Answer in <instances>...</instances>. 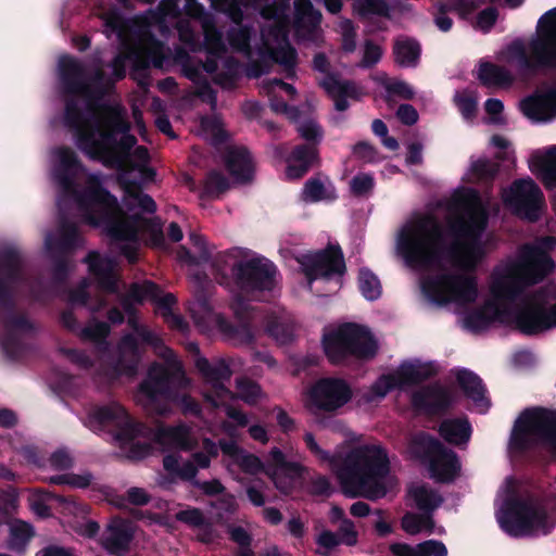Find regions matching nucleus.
I'll return each instance as SVG.
<instances>
[{"label":"nucleus","mask_w":556,"mask_h":556,"mask_svg":"<svg viewBox=\"0 0 556 556\" xmlns=\"http://www.w3.org/2000/svg\"><path fill=\"white\" fill-rule=\"evenodd\" d=\"M486 207L471 189L456 191L446 203L445 224L434 211L413 214L397 229L395 253L413 268L427 269L419 281L422 300L459 316L471 332L498 323L525 334L556 329V301L543 292L526 293L555 268L548 251L556 239L546 237L522 247L498 263L488 280V296L480 298L475 269L488 253L491 236L484 233Z\"/></svg>","instance_id":"1"},{"label":"nucleus","mask_w":556,"mask_h":556,"mask_svg":"<svg viewBox=\"0 0 556 556\" xmlns=\"http://www.w3.org/2000/svg\"><path fill=\"white\" fill-rule=\"evenodd\" d=\"M176 0H163L157 13L125 22L115 10L99 7L97 14L103 21L104 33L108 37L116 35L121 43L119 53L112 63L111 77L97 73L92 81L87 83L83 67L74 58L63 55L59 59L61 79L76 94V99L66 105V123L75 129L77 147L105 166L144 173L149 156L147 149L136 147L135 137L129 135L125 111L118 104L98 105L94 96L125 76L126 61L138 67L149 64L163 67L166 52L151 37V29L166 30L167 21L176 16Z\"/></svg>","instance_id":"2"},{"label":"nucleus","mask_w":556,"mask_h":556,"mask_svg":"<svg viewBox=\"0 0 556 556\" xmlns=\"http://www.w3.org/2000/svg\"><path fill=\"white\" fill-rule=\"evenodd\" d=\"M49 170L51 180L60 190V210H68L83 223L102 227L119 242L118 249L130 262L135 261L139 235H148L154 245L163 241L161 224L144 216L155 211V203L137 186L126 188L124 202L127 212H124L115 198L102 189L99 177L87 173L72 149H52Z\"/></svg>","instance_id":"3"},{"label":"nucleus","mask_w":556,"mask_h":556,"mask_svg":"<svg viewBox=\"0 0 556 556\" xmlns=\"http://www.w3.org/2000/svg\"><path fill=\"white\" fill-rule=\"evenodd\" d=\"M219 450L223 453V460L227 470L238 481H241L239 470L248 475L265 471L273 479L277 489L288 493L300 480L302 467L295 463H288L278 448L270 451L267 465L264 466L256 456L249 454L233 441H220L218 446L212 440L205 439L203 441V452L194 453L191 460L181 462L176 455H167L163 459V466L169 475L184 480H191L195 477L199 468L210 466L211 458L216 457Z\"/></svg>","instance_id":"4"},{"label":"nucleus","mask_w":556,"mask_h":556,"mask_svg":"<svg viewBox=\"0 0 556 556\" xmlns=\"http://www.w3.org/2000/svg\"><path fill=\"white\" fill-rule=\"evenodd\" d=\"M304 441L308 450L334 472L343 493L349 497L377 500L396 484L389 475L388 457L380 445H361L342 457L340 453L330 456L321 450L312 433H305Z\"/></svg>","instance_id":"5"},{"label":"nucleus","mask_w":556,"mask_h":556,"mask_svg":"<svg viewBox=\"0 0 556 556\" xmlns=\"http://www.w3.org/2000/svg\"><path fill=\"white\" fill-rule=\"evenodd\" d=\"M216 275L218 282L230 291V307L242 323L252 315L248 302L256 300L255 293L273 290L277 285V270L270 261L239 248L219 257Z\"/></svg>","instance_id":"6"},{"label":"nucleus","mask_w":556,"mask_h":556,"mask_svg":"<svg viewBox=\"0 0 556 556\" xmlns=\"http://www.w3.org/2000/svg\"><path fill=\"white\" fill-rule=\"evenodd\" d=\"M496 519L511 536L546 534L556 525V515L535 501L519 481L506 478L495 502Z\"/></svg>","instance_id":"7"},{"label":"nucleus","mask_w":556,"mask_h":556,"mask_svg":"<svg viewBox=\"0 0 556 556\" xmlns=\"http://www.w3.org/2000/svg\"><path fill=\"white\" fill-rule=\"evenodd\" d=\"M497 59L516 74L536 66L556 67V9L540 18L536 33L530 41H513L501 50Z\"/></svg>","instance_id":"8"},{"label":"nucleus","mask_w":556,"mask_h":556,"mask_svg":"<svg viewBox=\"0 0 556 556\" xmlns=\"http://www.w3.org/2000/svg\"><path fill=\"white\" fill-rule=\"evenodd\" d=\"M180 363L172 351H166L165 364L153 365L147 379L141 383L138 401L150 412L164 415L169 412L168 404L177 402L185 412H197L198 405L187 396L179 397L175 390L186 384Z\"/></svg>","instance_id":"9"},{"label":"nucleus","mask_w":556,"mask_h":556,"mask_svg":"<svg viewBox=\"0 0 556 556\" xmlns=\"http://www.w3.org/2000/svg\"><path fill=\"white\" fill-rule=\"evenodd\" d=\"M538 446L547 447L556 456V414L541 407L527 408L515 420L508 453L517 457Z\"/></svg>","instance_id":"10"},{"label":"nucleus","mask_w":556,"mask_h":556,"mask_svg":"<svg viewBox=\"0 0 556 556\" xmlns=\"http://www.w3.org/2000/svg\"><path fill=\"white\" fill-rule=\"evenodd\" d=\"M84 424L94 432L104 429L113 431L115 441L121 447L129 450L130 457L139 458L149 454V447L140 446V428L134 424L126 410L117 403L88 408L84 417Z\"/></svg>","instance_id":"11"},{"label":"nucleus","mask_w":556,"mask_h":556,"mask_svg":"<svg viewBox=\"0 0 556 556\" xmlns=\"http://www.w3.org/2000/svg\"><path fill=\"white\" fill-rule=\"evenodd\" d=\"M324 350L331 363L339 364L350 357H372L378 343L368 328L355 324H346L332 329L324 336Z\"/></svg>","instance_id":"12"},{"label":"nucleus","mask_w":556,"mask_h":556,"mask_svg":"<svg viewBox=\"0 0 556 556\" xmlns=\"http://www.w3.org/2000/svg\"><path fill=\"white\" fill-rule=\"evenodd\" d=\"M438 367L432 362L418 358L403 361L396 368L381 375L358 399L359 404H375L383 400L390 391L406 390L433 376Z\"/></svg>","instance_id":"13"},{"label":"nucleus","mask_w":556,"mask_h":556,"mask_svg":"<svg viewBox=\"0 0 556 556\" xmlns=\"http://www.w3.org/2000/svg\"><path fill=\"white\" fill-rule=\"evenodd\" d=\"M407 453L420 459L427 466L430 477L438 482H452L460 473L457 455L429 434H416L409 442Z\"/></svg>","instance_id":"14"},{"label":"nucleus","mask_w":556,"mask_h":556,"mask_svg":"<svg viewBox=\"0 0 556 556\" xmlns=\"http://www.w3.org/2000/svg\"><path fill=\"white\" fill-rule=\"evenodd\" d=\"M300 264L309 289L316 293L336 292L341 288L345 265L338 248L329 247L321 252L304 254Z\"/></svg>","instance_id":"15"},{"label":"nucleus","mask_w":556,"mask_h":556,"mask_svg":"<svg viewBox=\"0 0 556 556\" xmlns=\"http://www.w3.org/2000/svg\"><path fill=\"white\" fill-rule=\"evenodd\" d=\"M195 365L207 383V390L205 391L206 400L215 407H224L227 416L232 419L237 426H247V415L229 404L233 400L231 392L225 388V381H228L232 375L229 365L225 361L210 363L207 359L201 357L197 359Z\"/></svg>","instance_id":"16"},{"label":"nucleus","mask_w":556,"mask_h":556,"mask_svg":"<svg viewBox=\"0 0 556 556\" xmlns=\"http://www.w3.org/2000/svg\"><path fill=\"white\" fill-rule=\"evenodd\" d=\"M270 100L271 109L296 124L299 135L306 141L319 142L323 138V130L315 119L296 108L290 106L287 101H292L296 90L292 85L279 79H271L265 86Z\"/></svg>","instance_id":"17"},{"label":"nucleus","mask_w":556,"mask_h":556,"mask_svg":"<svg viewBox=\"0 0 556 556\" xmlns=\"http://www.w3.org/2000/svg\"><path fill=\"white\" fill-rule=\"evenodd\" d=\"M70 359L83 368L94 367L99 375H103L108 380H113L121 375H134L137 368V348L134 337H126L119 346V357L116 364H112L110 355L105 351H100L96 363H91L88 355L78 351H70Z\"/></svg>","instance_id":"18"},{"label":"nucleus","mask_w":556,"mask_h":556,"mask_svg":"<svg viewBox=\"0 0 556 556\" xmlns=\"http://www.w3.org/2000/svg\"><path fill=\"white\" fill-rule=\"evenodd\" d=\"M263 14L267 17L268 24L264 26L262 31L263 47L260 53L267 54L275 62L283 66L288 76H292L296 63V54L286 37V21L278 12L271 14L269 10H265Z\"/></svg>","instance_id":"19"},{"label":"nucleus","mask_w":556,"mask_h":556,"mask_svg":"<svg viewBox=\"0 0 556 556\" xmlns=\"http://www.w3.org/2000/svg\"><path fill=\"white\" fill-rule=\"evenodd\" d=\"M502 200L515 214L529 220L536 219L545 205L542 190L530 177L517 179L503 189Z\"/></svg>","instance_id":"20"},{"label":"nucleus","mask_w":556,"mask_h":556,"mask_svg":"<svg viewBox=\"0 0 556 556\" xmlns=\"http://www.w3.org/2000/svg\"><path fill=\"white\" fill-rule=\"evenodd\" d=\"M351 399L352 389L345 380L324 378L311 388L305 405L312 413L333 412L344 406Z\"/></svg>","instance_id":"21"},{"label":"nucleus","mask_w":556,"mask_h":556,"mask_svg":"<svg viewBox=\"0 0 556 556\" xmlns=\"http://www.w3.org/2000/svg\"><path fill=\"white\" fill-rule=\"evenodd\" d=\"M528 166L547 190L556 189V144L533 150ZM552 205L556 211V191L552 195Z\"/></svg>","instance_id":"22"},{"label":"nucleus","mask_w":556,"mask_h":556,"mask_svg":"<svg viewBox=\"0 0 556 556\" xmlns=\"http://www.w3.org/2000/svg\"><path fill=\"white\" fill-rule=\"evenodd\" d=\"M518 106L521 113L532 122H552L556 118V88L540 90L522 99Z\"/></svg>","instance_id":"23"},{"label":"nucleus","mask_w":556,"mask_h":556,"mask_svg":"<svg viewBox=\"0 0 556 556\" xmlns=\"http://www.w3.org/2000/svg\"><path fill=\"white\" fill-rule=\"evenodd\" d=\"M320 20V13L313 9L309 0L295 1L293 24L299 37L317 41L320 37L318 29Z\"/></svg>","instance_id":"24"},{"label":"nucleus","mask_w":556,"mask_h":556,"mask_svg":"<svg viewBox=\"0 0 556 556\" xmlns=\"http://www.w3.org/2000/svg\"><path fill=\"white\" fill-rule=\"evenodd\" d=\"M90 274L97 280L99 287L106 292L117 290L115 263L108 256L97 252H90L86 258Z\"/></svg>","instance_id":"25"},{"label":"nucleus","mask_w":556,"mask_h":556,"mask_svg":"<svg viewBox=\"0 0 556 556\" xmlns=\"http://www.w3.org/2000/svg\"><path fill=\"white\" fill-rule=\"evenodd\" d=\"M455 401L454 393L439 384L429 386L416 391L412 396L414 406L434 412L444 408Z\"/></svg>","instance_id":"26"},{"label":"nucleus","mask_w":556,"mask_h":556,"mask_svg":"<svg viewBox=\"0 0 556 556\" xmlns=\"http://www.w3.org/2000/svg\"><path fill=\"white\" fill-rule=\"evenodd\" d=\"M155 443L162 448L191 450L195 445V439L190 428L179 425L177 427L159 426L153 434Z\"/></svg>","instance_id":"27"},{"label":"nucleus","mask_w":556,"mask_h":556,"mask_svg":"<svg viewBox=\"0 0 556 556\" xmlns=\"http://www.w3.org/2000/svg\"><path fill=\"white\" fill-rule=\"evenodd\" d=\"M134 534V527L131 522L114 519L106 529L103 538V545L109 553L121 556L128 546Z\"/></svg>","instance_id":"28"},{"label":"nucleus","mask_w":556,"mask_h":556,"mask_svg":"<svg viewBox=\"0 0 556 556\" xmlns=\"http://www.w3.org/2000/svg\"><path fill=\"white\" fill-rule=\"evenodd\" d=\"M456 380L465 394L473 402L475 409L484 414L490 407L484 387L477 375L466 369L455 371Z\"/></svg>","instance_id":"29"},{"label":"nucleus","mask_w":556,"mask_h":556,"mask_svg":"<svg viewBox=\"0 0 556 556\" xmlns=\"http://www.w3.org/2000/svg\"><path fill=\"white\" fill-rule=\"evenodd\" d=\"M321 86L330 94L334 102L337 111H345L349 108L348 99H359L364 90L349 81H341L336 77L329 76L321 81Z\"/></svg>","instance_id":"30"},{"label":"nucleus","mask_w":556,"mask_h":556,"mask_svg":"<svg viewBox=\"0 0 556 556\" xmlns=\"http://www.w3.org/2000/svg\"><path fill=\"white\" fill-rule=\"evenodd\" d=\"M407 501L425 513H430L442 503L441 495L422 482L412 483L407 492Z\"/></svg>","instance_id":"31"},{"label":"nucleus","mask_w":556,"mask_h":556,"mask_svg":"<svg viewBox=\"0 0 556 556\" xmlns=\"http://www.w3.org/2000/svg\"><path fill=\"white\" fill-rule=\"evenodd\" d=\"M128 300L134 302H142L151 300L160 304L162 314L166 315L170 305L174 303L172 294L162 295L161 290L151 281H144L141 285H134L129 291Z\"/></svg>","instance_id":"32"},{"label":"nucleus","mask_w":556,"mask_h":556,"mask_svg":"<svg viewBox=\"0 0 556 556\" xmlns=\"http://www.w3.org/2000/svg\"><path fill=\"white\" fill-rule=\"evenodd\" d=\"M227 167L238 182L249 180L253 174V163L249 152L244 148H231L226 156Z\"/></svg>","instance_id":"33"},{"label":"nucleus","mask_w":556,"mask_h":556,"mask_svg":"<svg viewBox=\"0 0 556 556\" xmlns=\"http://www.w3.org/2000/svg\"><path fill=\"white\" fill-rule=\"evenodd\" d=\"M316 157V150L313 147L301 146L293 150L286 160V177L290 180L302 177L309 168Z\"/></svg>","instance_id":"34"},{"label":"nucleus","mask_w":556,"mask_h":556,"mask_svg":"<svg viewBox=\"0 0 556 556\" xmlns=\"http://www.w3.org/2000/svg\"><path fill=\"white\" fill-rule=\"evenodd\" d=\"M394 556H447L448 552L444 543L437 540H428L415 546L395 543L390 546Z\"/></svg>","instance_id":"35"},{"label":"nucleus","mask_w":556,"mask_h":556,"mask_svg":"<svg viewBox=\"0 0 556 556\" xmlns=\"http://www.w3.org/2000/svg\"><path fill=\"white\" fill-rule=\"evenodd\" d=\"M515 75L504 64L497 65L489 62L481 63L478 68V79L488 87H508Z\"/></svg>","instance_id":"36"},{"label":"nucleus","mask_w":556,"mask_h":556,"mask_svg":"<svg viewBox=\"0 0 556 556\" xmlns=\"http://www.w3.org/2000/svg\"><path fill=\"white\" fill-rule=\"evenodd\" d=\"M301 198L307 203L332 201L337 198V192L328 178L316 177L305 182Z\"/></svg>","instance_id":"37"},{"label":"nucleus","mask_w":556,"mask_h":556,"mask_svg":"<svg viewBox=\"0 0 556 556\" xmlns=\"http://www.w3.org/2000/svg\"><path fill=\"white\" fill-rule=\"evenodd\" d=\"M440 434L451 444H466L471 435V426L467 419H446L440 426Z\"/></svg>","instance_id":"38"},{"label":"nucleus","mask_w":556,"mask_h":556,"mask_svg":"<svg viewBox=\"0 0 556 556\" xmlns=\"http://www.w3.org/2000/svg\"><path fill=\"white\" fill-rule=\"evenodd\" d=\"M402 528L406 533L412 535L419 533L442 534L444 532L442 527L437 528L434 526L429 513H426L425 515L407 513L402 519Z\"/></svg>","instance_id":"39"},{"label":"nucleus","mask_w":556,"mask_h":556,"mask_svg":"<svg viewBox=\"0 0 556 556\" xmlns=\"http://www.w3.org/2000/svg\"><path fill=\"white\" fill-rule=\"evenodd\" d=\"M394 55L401 66H415L419 60L420 47L414 39L399 38L394 45Z\"/></svg>","instance_id":"40"},{"label":"nucleus","mask_w":556,"mask_h":556,"mask_svg":"<svg viewBox=\"0 0 556 556\" xmlns=\"http://www.w3.org/2000/svg\"><path fill=\"white\" fill-rule=\"evenodd\" d=\"M478 93L472 89H463L455 92L454 104L466 122H473L478 112Z\"/></svg>","instance_id":"41"},{"label":"nucleus","mask_w":556,"mask_h":556,"mask_svg":"<svg viewBox=\"0 0 556 556\" xmlns=\"http://www.w3.org/2000/svg\"><path fill=\"white\" fill-rule=\"evenodd\" d=\"M358 287L362 295L368 301H375L382 294V287L378 277L369 269L359 270Z\"/></svg>","instance_id":"42"},{"label":"nucleus","mask_w":556,"mask_h":556,"mask_svg":"<svg viewBox=\"0 0 556 556\" xmlns=\"http://www.w3.org/2000/svg\"><path fill=\"white\" fill-rule=\"evenodd\" d=\"M31 536V528L23 521H14L10 526L9 547L23 551Z\"/></svg>","instance_id":"43"},{"label":"nucleus","mask_w":556,"mask_h":556,"mask_svg":"<svg viewBox=\"0 0 556 556\" xmlns=\"http://www.w3.org/2000/svg\"><path fill=\"white\" fill-rule=\"evenodd\" d=\"M381 84L384 86L389 96L399 97L402 99H412L415 94V91L410 85L406 81L396 79V78H388L387 76H379Z\"/></svg>","instance_id":"44"},{"label":"nucleus","mask_w":556,"mask_h":556,"mask_svg":"<svg viewBox=\"0 0 556 556\" xmlns=\"http://www.w3.org/2000/svg\"><path fill=\"white\" fill-rule=\"evenodd\" d=\"M229 187V180L224 177L222 173L212 170L208 173L204 181L203 191L208 197H217L225 192Z\"/></svg>","instance_id":"45"},{"label":"nucleus","mask_w":556,"mask_h":556,"mask_svg":"<svg viewBox=\"0 0 556 556\" xmlns=\"http://www.w3.org/2000/svg\"><path fill=\"white\" fill-rule=\"evenodd\" d=\"M237 395L248 404H255L264 397L260 387L247 379L237 381Z\"/></svg>","instance_id":"46"},{"label":"nucleus","mask_w":556,"mask_h":556,"mask_svg":"<svg viewBox=\"0 0 556 556\" xmlns=\"http://www.w3.org/2000/svg\"><path fill=\"white\" fill-rule=\"evenodd\" d=\"M30 328L31 325L25 318L13 319L8 327V338L2 342L3 349L9 353L10 345L15 340H20L22 336L30 330Z\"/></svg>","instance_id":"47"},{"label":"nucleus","mask_w":556,"mask_h":556,"mask_svg":"<svg viewBox=\"0 0 556 556\" xmlns=\"http://www.w3.org/2000/svg\"><path fill=\"white\" fill-rule=\"evenodd\" d=\"M375 186L374 177L370 174L359 173L355 175L350 181V189L354 195H367Z\"/></svg>","instance_id":"48"},{"label":"nucleus","mask_w":556,"mask_h":556,"mask_svg":"<svg viewBox=\"0 0 556 556\" xmlns=\"http://www.w3.org/2000/svg\"><path fill=\"white\" fill-rule=\"evenodd\" d=\"M204 30V47L207 52L212 55H217L222 51H224L225 47L222 41L220 35L216 31V29L207 24H203Z\"/></svg>","instance_id":"49"},{"label":"nucleus","mask_w":556,"mask_h":556,"mask_svg":"<svg viewBox=\"0 0 556 556\" xmlns=\"http://www.w3.org/2000/svg\"><path fill=\"white\" fill-rule=\"evenodd\" d=\"M338 33L341 35L342 50L345 52H353L356 48L355 30L349 20H342L337 26Z\"/></svg>","instance_id":"50"},{"label":"nucleus","mask_w":556,"mask_h":556,"mask_svg":"<svg viewBox=\"0 0 556 556\" xmlns=\"http://www.w3.org/2000/svg\"><path fill=\"white\" fill-rule=\"evenodd\" d=\"M484 111L488 114V122L493 125H505L504 104L500 99L491 98L484 103Z\"/></svg>","instance_id":"51"},{"label":"nucleus","mask_w":556,"mask_h":556,"mask_svg":"<svg viewBox=\"0 0 556 556\" xmlns=\"http://www.w3.org/2000/svg\"><path fill=\"white\" fill-rule=\"evenodd\" d=\"M74 236V229L67 227L66 225H63L59 230L58 235L54 238V236L49 235L46 237V248L48 250H52L54 248H63L67 247L73 243L72 237Z\"/></svg>","instance_id":"52"},{"label":"nucleus","mask_w":556,"mask_h":556,"mask_svg":"<svg viewBox=\"0 0 556 556\" xmlns=\"http://www.w3.org/2000/svg\"><path fill=\"white\" fill-rule=\"evenodd\" d=\"M91 475L88 472L83 473H65L54 478L51 481L59 484H68L74 488H85L91 482Z\"/></svg>","instance_id":"53"},{"label":"nucleus","mask_w":556,"mask_h":556,"mask_svg":"<svg viewBox=\"0 0 556 556\" xmlns=\"http://www.w3.org/2000/svg\"><path fill=\"white\" fill-rule=\"evenodd\" d=\"M355 9L363 15H386L388 13L384 0H357Z\"/></svg>","instance_id":"54"},{"label":"nucleus","mask_w":556,"mask_h":556,"mask_svg":"<svg viewBox=\"0 0 556 556\" xmlns=\"http://www.w3.org/2000/svg\"><path fill=\"white\" fill-rule=\"evenodd\" d=\"M250 35L248 29L245 28H236L231 30L229 34V43L237 51H241L247 55H251V50L249 46Z\"/></svg>","instance_id":"55"},{"label":"nucleus","mask_w":556,"mask_h":556,"mask_svg":"<svg viewBox=\"0 0 556 556\" xmlns=\"http://www.w3.org/2000/svg\"><path fill=\"white\" fill-rule=\"evenodd\" d=\"M340 543L348 546H354L358 541V533L355 529L354 522L350 519H344L343 523L338 526Z\"/></svg>","instance_id":"56"},{"label":"nucleus","mask_w":556,"mask_h":556,"mask_svg":"<svg viewBox=\"0 0 556 556\" xmlns=\"http://www.w3.org/2000/svg\"><path fill=\"white\" fill-rule=\"evenodd\" d=\"M50 498V495L47 493L34 492L28 497L29 507L36 515L47 517L49 515L48 502Z\"/></svg>","instance_id":"57"},{"label":"nucleus","mask_w":556,"mask_h":556,"mask_svg":"<svg viewBox=\"0 0 556 556\" xmlns=\"http://www.w3.org/2000/svg\"><path fill=\"white\" fill-rule=\"evenodd\" d=\"M470 168L477 179L489 178L496 173V166L483 157L473 161Z\"/></svg>","instance_id":"58"},{"label":"nucleus","mask_w":556,"mask_h":556,"mask_svg":"<svg viewBox=\"0 0 556 556\" xmlns=\"http://www.w3.org/2000/svg\"><path fill=\"white\" fill-rule=\"evenodd\" d=\"M318 552L327 554L340 544L338 535L331 531H323L316 539Z\"/></svg>","instance_id":"59"},{"label":"nucleus","mask_w":556,"mask_h":556,"mask_svg":"<svg viewBox=\"0 0 556 556\" xmlns=\"http://www.w3.org/2000/svg\"><path fill=\"white\" fill-rule=\"evenodd\" d=\"M382 55V50L379 46L374 45L371 42H367L365 45L364 54L362 59L361 65L364 67H369L379 62Z\"/></svg>","instance_id":"60"},{"label":"nucleus","mask_w":556,"mask_h":556,"mask_svg":"<svg viewBox=\"0 0 556 556\" xmlns=\"http://www.w3.org/2000/svg\"><path fill=\"white\" fill-rule=\"evenodd\" d=\"M109 332V327L105 323L91 321L83 331L84 336L93 341H100Z\"/></svg>","instance_id":"61"},{"label":"nucleus","mask_w":556,"mask_h":556,"mask_svg":"<svg viewBox=\"0 0 556 556\" xmlns=\"http://www.w3.org/2000/svg\"><path fill=\"white\" fill-rule=\"evenodd\" d=\"M49 465L52 469L64 470L72 465V457L66 451L60 450L51 455Z\"/></svg>","instance_id":"62"},{"label":"nucleus","mask_w":556,"mask_h":556,"mask_svg":"<svg viewBox=\"0 0 556 556\" xmlns=\"http://www.w3.org/2000/svg\"><path fill=\"white\" fill-rule=\"evenodd\" d=\"M497 18V12L493 8H489L479 13L477 17V27L483 31L489 30Z\"/></svg>","instance_id":"63"},{"label":"nucleus","mask_w":556,"mask_h":556,"mask_svg":"<svg viewBox=\"0 0 556 556\" xmlns=\"http://www.w3.org/2000/svg\"><path fill=\"white\" fill-rule=\"evenodd\" d=\"M491 146L500 151L498 156L502 159H506L513 153L511 142L504 136H493L491 138Z\"/></svg>","instance_id":"64"}]
</instances>
